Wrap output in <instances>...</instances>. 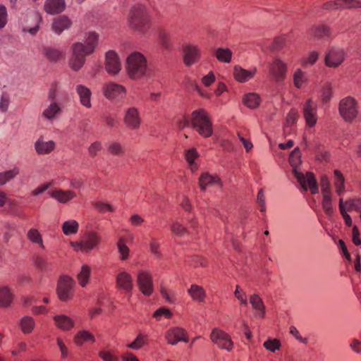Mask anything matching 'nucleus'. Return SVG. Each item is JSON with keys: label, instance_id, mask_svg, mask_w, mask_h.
<instances>
[{"label": "nucleus", "instance_id": "7", "mask_svg": "<svg viewBox=\"0 0 361 361\" xmlns=\"http://www.w3.org/2000/svg\"><path fill=\"white\" fill-rule=\"evenodd\" d=\"M74 281L67 276H63L59 279L57 284L56 292L60 300L66 302L72 299Z\"/></svg>", "mask_w": 361, "mask_h": 361}, {"label": "nucleus", "instance_id": "38", "mask_svg": "<svg viewBox=\"0 0 361 361\" xmlns=\"http://www.w3.org/2000/svg\"><path fill=\"white\" fill-rule=\"evenodd\" d=\"M60 112L61 108L56 102H51L49 106L42 112V115L46 118L51 120L53 119Z\"/></svg>", "mask_w": 361, "mask_h": 361}, {"label": "nucleus", "instance_id": "8", "mask_svg": "<svg viewBox=\"0 0 361 361\" xmlns=\"http://www.w3.org/2000/svg\"><path fill=\"white\" fill-rule=\"evenodd\" d=\"M346 53L343 49L331 47L327 49L324 56L325 65L336 68L344 61Z\"/></svg>", "mask_w": 361, "mask_h": 361}, {"label": "nucleus", "instance_id": "30", "mask_svg": "<svg viewBox=\"0 0 361 361\" xmlns=\"http://www.w3.org/2000/svg\"><path fill=\"white\" fill-rule=\"evenodd\" d=\"M157 35L161 47L164 49H170L172 47L170 32L163 27H159L157 30Z\"/></svg>", "mask_w": 361, "mask_h": 361}, {"label": "nucleus", "instance_id": "48", "mask_svg": "<svg viewBox=\"0 0 361 361\" xmlns=\"http://www.w3.org/2000/svg\"><path fill=\"white\" fill-rule=\"evenodd\" d=\"M322 206V209H323L324 213L327 216H331L333 214L334 210H333V207H332L331 195L323 196Z\"/></svg>", "mask_w": 361, "mask_h": 361}, {"label": "nucleus", "instance_id": "60", "mask_svg": "<svg viewBox=\"0 0 361 361\" xmlns=\"http://www.w3.org/2000/svg\"><path fill=\"white\" fill-rule=\"evenodd\" d=\"M171 231L177 235L182 236L186 233L187 229L180 224L175 222L171 225Z\"/></svg>", "mask_w": 361, "mask_h": 361}, {"label": "nucleus", "instance_id": "53", "mask_svg": "<svg viewBox=\"0 0 361 361\" xmlns=\"http://www.w3.org/2000/svg\"><path fill=\"white\" fill-rule=\"evenodd\" d=\"M198 157V153L195 148L190 149L185 152V159L188 163L190 165L191 169L193 170V166L196 168L195 165V159Z\"/></svg>", "mask_w": 361, "mask_h": 361}, {"label": "nucleus", "instance_id": "50", "mask_svg": "<svg viewBox=\"0 0 361 361\" xmlns=\"http://www.w3.org/2000/svg\"><path fill=\"white\" fill-rule=\"evenodd\" d=\"M27 238L32 243L39 244L43 247L42 235L38 230L32 228L27 232Z\"/></svg>", "mask_w": 361, "mask_h": 361}, {"label": "nucleus", "instance_id": "47", "mask_svg": "<svg viewBox=\"0 0 361 361\" xmlns=\"http://www.w3.org/2000/svg\"><path fill=\"white\" fill-rule=\"evenodd\" d=\"M108 152L115 156H122L125 153L123 146L117 142H111L108 147Z\"/></svg>", "mask_w": 361, "mask_h": 361}, {"label": "nucleus", "instance_id": "4", "mask_svg": "<svg viewBox=\"0 0 361 361\" xmlns=\"http://www.w3.org/2000/svg\"><path fill=\"white\" fill-rule=\"evenodd\" d=\"M128 25L133 30L146 33L151 27L150 16L145 6L137 4L132 6L128 17Z\"/></svg>", "mask_w": 361, "mask_h": 361}, {"label": "nucleus", "instance_id": "59", "mask_svg": "<svg viewBox=\"0 0 361 361\" xmlns=\"http://www.w3.org/2000/svg\"><path fill=\"white\" fill-rule=\"evenodd\" d=\"M99 356L104 361H119L118 357L114 355L109 350H102L99 353Z\"/></svg>", "mask_w": 361, "mask_h": 361}, {"label": "nucleus", "instance_id": "18", "mask_svg": "<svg viewBox=\"0 0 361 361\" xmlns=\"http://www.w3.org/2000/svg\"><path fill=\"white\" fill-rule=\"evenodd\" d=\"M101 238L96 232H89L85 239L78 243L79 249L82 252H90L99 244Z\"/></svg>", "mask_w": 361, "mask_h": 361}, {"label": "nucleus", "instance_id": "22", "mask_svg": "<svg viewBox=\"0 0 361 361\" xmlns=\"http://www.w3.org/2000/svg\"><path fill=\"white\" fill-rule=\"evenodd\" d=\"M256 71L255 68L247 71L239 66H235L233 68V76L238 82H245L254 77Z\"/></svg>", "mask_w": 361, "mask_h": 361}, {"label": "nucleus", "instance_id": "58", "mask_svg": "<svg viewBox=\"0 0 361 361\" xmlns=\"http://www.w3.org/2000/svg\"><path fill=\"white\" fill-rule=\"evenodd\" d=\"M287 45V40L285 36L276 37L273 42V49L276 50L282 49Z\"/></svg>", "mask_w": 361, "mask_h": 361}, {"label": "nucleus", "instance_id": "21", "mask_svg": "<svg viewBox=\"0 0 361 361\" xmlns=\"http://www.w3.org/2000/svg\"><path fill=\"white\" fill-rule=\"evenodd\" d=\"M65 8L64 0H46L44 5V11L51 15L60 13L64 11Z\"/></svg>", "mask_w": 361, "mask_h": 361}, {"label": "nucleus", "instance_id": "35", "mask_svg": "<svg viewBox=\"0 0 361 361\" xmlns=\"http://www.w3.org/2000/svg\"><path fill=\"white\" fill-rule=\"evenodd\" d=\"M149 343L148 336L143 334H139L135 340L129 343L127 347L133 350H139Z\"/></svg>", "mask_w": 361, "mask_h": 361}, {"label": "nucleus", "instance_id": "12", "mask_svg": "<svg viewBox=\"0 0 361 361\" xmlns=\"http://www.w3.org/2000/svg\"><path fill=\"white\" fill-rule=\"evenodd\" d=\"M137 282L140 290L145 296L152 295L154 290L153 281L151 274L145 271L137 273Z\"/></svg>", "mask_w": 361, "mask_h": 361}, {"label": "nucleus", "instance_id": "55", "mask_svg": "<svg viewBox=\"0 0 361 361\" xmlns=\"http://www.w3.org/2000/svg\"><path fill=\"white\" fill-rule=\"evenodd\" d=\"M339 210H340V212L345 221L346 226H348L349 227L351 226L353 224V221H352V219H351V217L350 216V215L348 214L346 212V209L344 206L343 200L342 198H341L339 200Z\"/></svg>", "mask_w": 361, "mask_h": 361}, {"label": "nucleus", "instance_id": "28", "mask_svg": "<svg viewBox=\"0 0 361 361\" xmlns=\"http://www.w3.org/2000/svg\"><path fill=\"white\" fill-rule=\"evenodd\" d=\"M35 149L39 154H47L51 153L55 148V142L54 141L45 142L42 139H39L35 142Z\"/></svg>", "mask_w": 361, "mask_h": 361}, {"label": "nucleus", "instance_id": "10", "mask_svg": "<svg viewBox=\"0 0 361 361\" xmlns=\"http://www.w3.org/2000/svg\"><path fill=\"white\" fill-rule=\"evenodd\" d=\"M210 338L212 341L216 344L220 348L230 351L233 348V342L231 336L220 329H214L211 333Z\"/></svg>", "mask_w": 361, "mask_h": 361}, {"label": "nucleus", "instance_id": "64", "mask_svg": "<svg viewBox=\"0 0 361 361\" xmlns=\"http://www.w3.org/2000/svg\"><path fill=\"white\" fill-rule=\"evenodd\" d=\"M176 125L180 130H182L185 127L190 126V119L185 116H182L177 120Z\"/></svg>", "mask_w": 361, "mask_h": 361}, {"label": "nucleus", "instance_id": "29", "mask_svg": "<svg viewBox=\"0 0 361 361\" xmlns=\"http://www.w3.org/2000/svg\"><path fill=\"white\" fill-rule=\"evenodd\" d=\"M56 325L58 328L63 330L68 331L74 326L73 319L64 314L56 315L54 317Z\"/></svg>", "mask_w": 361, "mask_h": 361}, {"label": "nucleus", "instance_id": "9", "mask_svg": "<svg viewBox=\"0 0 361 361\" xmlns=\"http://www.w3.org/2000/svg\"><path fill=\"white\" fill-rule=\"evenodd\" d=\"M201 54V49L195 44H186L183 46V60L185 66L189 67L197 63Z\"/></svg>", "mask_w": 361, "mask_h": 361}, {"label": "nucleus", "instance_id": "52", "mask_svg": "<svg viewBox=\"0 0 361 361\" xmlns=\"http://www.w3.org/2000/svg\"><path fill=\"white\" fill-rule=\"evenodd\" d=\"M347 207V209L349 212L353 210L360 211L361 210V200L357 199H350L345 202L344 206Z\"/></svg>", "mask_w": 361, "mask_h": 361}, {"label": "nucleus", "instance_id": "32", "mask_svg": "<svg viewBox=\"0 0 361 361\" xmlns=\"http://www.w3.org/2000/svg\"><path fill=\"white\" fill-rule=\"evenodd\" d=\"M214 55L219 61L230 63L233 53L231 50L228 48H217L215 50Z\"/></svg>", "mask_w": 361, "mask_h": 361}, {"label": "nucleus", "instance_id": "19", "mask_svg": "<svg viewBox=\"0 0 361 361\" xmlns=\"http://www.w3.org/2000/svg\"><path fill=\"white\" fill-rule=\"evenodd\" d=\"M103 89L104 94L108 99H115L118 97H122L125 96L126 92V88L123 85L114 82L106 84Z\"/></svg>", "mask_w": 361, "mask_h": 361}, {"label": "nucleus", "instance_id": "34", "mask_svg": "<svg viewBox=\"0 0 361 361\" xmlns=\"http://www.w3.org/2000/svg\"><path fill=\"white\" fill-rule=\"evenodd\" d=\"M20 326L23 334H29L34 329L35 322L32 317L25 316L21 319Z\"/></svg>", "mask_w": 361, "mask_h": 361}, {"label": "nucleus", "instance_id": "41", "mask_svg": "<svg viewBox=\"0 0 361 361\" xmlns=\"http://www.w3.org/2000/svg\"><path fill=\"white\" fill-rule=\"evenodd\" d=\"M245 105L250 109L257 108L260 103V97L256 93H249L243 98Z\"/></svg>", "mask_w": 361, "mask_h": 361}, {"label": "nucleus", "instance_id": "40", "mask_svg": "<svg viewBox=\"0 0 361 361\" xmlns=\"http://www.w3.org/2000/svg\"><path fill=\"white\" fill-rule=\"evenodd\" d=\"M117 248L120 254V259L125 261L128 259L130 254V249L126 245V240L124 238L121 237L117 242Z\"/></svg>", "mask_w": 361, "mask_h": 361}, {"label": "nucleus", "instance_id": "56", "mask_svg": "<svg viewBox=\"0 0 361 361\" xmlns=\"http://www.w3.org/2000/svg\"><path fill=\"white\" fill-rule=\"evenodd\" d=\"M171 315L172 313L169 309L166 307H161L154 312L153 317H154L157 320H160L161 317L169 319L171 317Z\"/></svg>", "mask_w": 361, "mask_h": 361}, {"label": "nucleus", "instance_id": "57", "mask_svg": "<svg viewBox=\"0 0 361 361\" xmlns=\"http://www.w3.org/2000/svg\"><path fill=\"white\" fill-rule=\"evenodd\" d=\"M94 207L101 213H105L106 212H114L113 207L108 203L103 202H97L94 204Z\"/></svg>", "mask_w": 361, "mask_h": 361}, {"label": "nucleus", "instance_id": "46", "mask_svg": "<svg viewBox=\"0 0 361 361\" xmlns=\"http://www.w3.org/2000/svg\"><path fill=\"white\" fill-rule=\"evenodd\" d=\"M332 85L330 82L325 83L322 88V101L323 103L329 102L332 97Z\"/></svg>", "mask_w": 361, "mask_h": 361}, {"label": "nucleus", "instance_id": "26", "mask_svg": "<svg viewBox=\"0 0 361 361\" xmlns=\"http://www.w3.org/2000/svg\"><path fill=\"white\" fill-rule=\"evenodd\" d=\"M76 92L80 97V103L87 108L91 107V91L82 85L76 86Z\"/></svg>", "mask_w": 361, "mask_h": 361}, {"label": "nucleus", "instance_id": "33", "mask_svg": "<svg viewBox=\"0 0 361 361\" xmlns=\"http://www.w3.org/2000/svg\"><path fill=\"white\" fill-rule=\"evenodd\" d=\"M13 300V295L7 287L0 288V307H8Z\"/></svg>", "mask_w": 361, "mask_h": 361}, {"label": "nucleus", "instance_id": "1", "mask_svg": "<svg viewBox=\"0 0 361 361\" xmlns=\"http://www.w3.org/2000/svg\"><path fill=\"white\" fill-rule=\"evenodd\" d=\"M99 41V35L94 32L86 34L84 43L73 44L72 56L69 60L70 67L75 71H78L85 63V56L92 54Z\"/></svg>", "mask_w": 361, "mask_h": 361}, {"label": "nucleus", "instance_id": "42", "mask_svg": "<svg viewBox=\"0 0 361 361\" xmlns=\"http://www.w3.org/2000/svg\"><path fill=\"white\" fill-rule=\"evenodd\" d=\"M250 302L254 309L260 311V317H264L265 307L260 297L256 294L251 295Z\"/></svg>", "mask_w": 361, "mask_h": 361}, {"label": "nucleus", "instance_id": "17", "mask_svg": "<svg viewBox=\"0 0 361 361\" xmlns=\"http://www.w3.org/2000/svg\"><path fill=\"white\" fill-rule=\"evenodd\" d=\"M123 121L125 125L131 130H137L141 124L140 113L135 107H130L126 111Z\"/></svg>", "mask_w": 361, "mask_h": 361}, {"label": "nucleus", "instance_id": "63", "mask_svg": "<svg viewBox=\"0 0 361 361\" xmlns=\"http://www.w3.org/2000/svg\"><path fill=\"white\" fill-rule=\"evenodd\" d=\"M235 297L239 300L241 304L247 305V301L245 293L240 289L239 286H236L235 290L234 292Z\"/></svg>", "mask_w": 361, "mask_h": 361}, {"label": "nucleus", "instance_id": "3", "mask_svg": "<svg viewBox=\"0 0 361 361\" xmlns=\"http://www.w3.org/2000/svg\"><path fill=\"white\" fill-rule=\"evenodd\" d=\"M126 69L132 80H140L149 75L147 59L138 51H134L128 56Z\"/></svg>", "mask_w": 361, "mask_h": 361}, {"label": "nucleus", "instance_id": "51", "mask_svg": "<svg viewBox=\"0 0 361 361\" xmlns=\"http://www.w3.org/2000/svg\"><path fill=\"white\" fill-rule=\"evenodd\" d=\"M320 185L322 188V195H331V185L329 178L326 176L324 175L320 179Z\"/></svg>", "mask_w": 361, "mask_h": 361}, {"label": "nucleus", "instance_id": "61", "mask_svg": "<svg viewBox=\"0 0 361 361\" xmlns=\"http://www.w3.org/2000/svg\"><path fill=\"white\" fill-rule=\"evenodd\" d=\"M101 149V142L99 141H96L90 145V146L88 148V152L90 157H94Z\"/></svg>", "mask_w": 361, "mask_h": 361}, {"label": "nucleus", "instance_id": "5", "mask_svg": "<svg viewBox=\"0 0 361 361\" xmlns=\"http://www.w3.org/2000/svg\"><path fill=\"white\" fill-rule=\"evenodd\" d=\"M190 126L203 137H209L213 133L212 123L207 112L203 109L192 112Z\"/></svg>", "mask_w": 361, "mask_h": 361}, {"label": "nucleus", "instance_id": "37", "mask_svg": "<svg viewBox=\"0 0 361 361\" xmlns=\"http://www.w3.org/2000/svg\"><path fill=\"white\" fill-rule=\"evenodd\" d=\"M19 173L20 169L16 166L11 170L0 173V185H5L7 182L13 179Z\"/></svg>", "mask_w": 361, "mask_h": 361}, {"label": "nucleus", "instance_id": "62", "mask_svg": "<svg viewBox=\"0 0 361 361\" xmlns=\"http://www.w3.org/2000/svg\"><path fill=\"white\" fill-rule=\"evenodd\" d=\"M57 345L61 351V357L62 359H66L68 356V349L67 346L65 345L61 338H57L56 339Z\"/></svg>", "mask_w": 361, "mask_h": 361}, {"label": "nucleus", "instance_id": "13", "mask_svg": "<svg viewBox=\"0 0 361 361\" xmlns=\"http://www.w3.org/2000/svg\"><path fill=\"white\" fill-rule=\"evenodd\" d=\"M302 113L307 126L310 128L314 126L317 121V104L312 99L304 104Z\"/></svg>", "mask_w": 361, "mask_h": 361}, {"label": "nucleus", "instance_id": "36", "mask_svg": "<svg viewBox=\"0 0 361 361\" xmlns=\"http://www.w3.org/2000/svg\"><path fill=\"white\" fill-rule=\"evenodd\" d=\"M334 187L336 192L341 195L345 191L344 177L339 170H335L334 172Z\"/></svg>", "mask_w": 361, "mask_h": 361}, {"label": "nucleus", "instance_id": "15", "mask_svg": "<svg viewBox=\"0 0 361 361\" xmlns=\"http://www.w3.org/2000/svg\"><path fill=\"white\" fill-rule=\"evenodd\" d=\"M165 338L168 343L171 345H176L179 341L185 343L188 341L187 331L184 329L178 326L168 329L165 333Z\"/></svg>", "mask_w": 361, "mask_h": 361}, {"label": "nucleus", "instance_id": "45", "mask_svg": "<svg viewBox=\"0 0 361 361\" xmlns=\"http://www.w3.org/2000/svg\"><path fill=\"white\" fill-rule=\"evenodd\" d=\"M90 276V268L87 265H83L81 268L80 272L78 275V280L79 284L82 287H85L89 281Z\"/></svg>", "mask_w": 361, "mask_h": 361}, {"label": "nucleus", "instance_id": "24", "mask_svg": "<svg viewBox=\"0 0 361 361\" xmlns=\"http://www.w3.org/2000/svg\"><path fill=\"white\" fill-rule=\"evenodd\" d=\"M188 293L194 301L203 302L205 300L206 292L200 286L192 284L188 290Z\"/></svg>", "mask_w": 361, "mask_h": 361}, {"label": "nucleus", "instance_id": "6", "mask_svg": "<svg viewBox=\"0 0 361 361\" xmlns=\"http://www.w3.org/2000/svg\"><path fill=\"white\" fill-rule=\"evenodd\" d=\"M338 111L345 121L351 123L358 115V103L354 97H346L340 101Z\"/></svg>", "mask_w": 361, "mask_h": 361}, {"label": "nucleus", "instance_id": "39", "mask_svg": "<svg viewBox=\"0 0 361 361\" xmlns=\"http://www.w3.org/2000/svg\"><path fill=\"white\" fill-rule=\"evenodd\" d=\"M35 264L37 269L42 271H51L53 270L54 265L47 259L37 256L35 261Z\"/></svg>", "mask_w": 361, "mask_h": 361}, {"label": "nucleus", "instance_id": "54", "mask_svg": "<svg viewBox=\"0 0 361 361\" xmlns=\"http://www.w3.org/2000/svg\"><path fill=\"white\" fill-rule=\"evenodd\" d=\"M263 345L267 350L275 352L280 348L281 343L278 339L269 338L264 343Z\"/></svg>", "mask_w": 361, "mask_h": 361}, {"label": "nucleus", "instance_id": "20", "mask_svg": "<svg viewBox=\"0 0 361 361\" xmlns=\"http://www.w3.org/2000/svg\"><path fill=\"white\" fill-rule=\"evenodd\" d=\"M48 194L59 202L66 204L76 197V193L72 190L56 189L48 192Z\"/></svg>", "mask_w": 361, "mask_h": 361}, {"label": "nucleus", "instance_id": "11", "mask_svg": "<svg viewBox=\"0 0 361 361\" xmlns=\"http://www.w3.org/2000/svg\"><path fill=\"white\" fill-rule=\"evenodd\" d=\"M116 288L123 290L128 295L129 299L133 288V281L131 274L126 271L118 272L116 276Z\"/></svg>", "mask_w": 361, "mask_h": 361}, {"label": "nucleus", "instance_id": "14", "mask_svg": "<svg viewBox=\"0 0 361 361\" xmlns=\"http://www.w3.org/2000/svg\"><path fill=\"white\" fill-rule=\"evenodd\" d=\"M287 72V65L279 59H275L269 66V74L275 82L284 80Z\"/></svg>", "mask_w": 361, "mask_h": 361}, {"label": "nucleus", "instance_id": "16", "mask_svg": "<svg viewBox=\"0 0 361 361\" xmlns=\"http://www.w3.org/2000/svg\"><path fill=\"white\" fill-rule=\"evenodd\" d=\"M105 69L111 75H116L121 69V64L118 54L112 50L106 53Z\"/></svg>", "mask_w": 361, "mask_h": 361}, {"label": "nucleus", "instance_id": "25", "mask_svg": "<svg viewBox=\"0 0 361 361\" xmlns=\"http://www.w3.org/2000/svg\"><path fill=\"white\" fill-rule=\"evenodd\" d=\"M71 25L70 19L65 16H62L54 20L52 29L56 34L60 35L64 30L68 29Z\"/></svg>", "mask_w": 361, "mask_h": 361}, {"label": "nucleus", "instance_id": "43", "mask_svg": "<svg viewBox=\"0 0 361 361\" xmlns=\"http://www.w3.org/2000/svg\"><path fill=\"white\" fill-rule=\"evenodd\" d=\"M79 228L78 223L75 220L65 221L62 226V230L65 235H69L78 232Z\"/></svg>", "mask_w": 361, "mask_h": 361}, {"label": "nucleus", "instance_id": "27", "mask_svg": "<svg viewBox=\"0 0 361 361\" xmlns=\"http://www.w3.org/2000/svg\"><path fill=\"white\" fill-rule=\"evenodd\" d=\"M308 35L314 38H323L331 35L330 28L325 25L312 26L308 30Z\"/></svg>", "mask_w": 361, "mask_h": 361}, {"label": "nucleus", "instance_id": "49", "mask_svg": "<svg viewBox=\"0 0 361 361\" xmlns=\"http://www.w3.org/2000/svg\"><path fill=\"white\" fill-rule=\"evenodd\" d=\"M306 81L305 73L300 69H297L293 74V82L294 85L297 88H300L303 83Z\"/></svg>", "mask_w": 361, "mask_h": 361}, {"label": "nucleus", "instance_id": "31", "mask_svg": "<svg viewBox=\"0 0 361 361\" xmlns=\"http://www.w3.org/2000/svg\"><path fill=\"white\" fill-rule=\"evenodd\" d=\"M43 54L51 62H56L61 59L64 58V54L62 51L53 47H44L43 49Z\"/></svg>", "mask_w": 361, "mask_h": 361}, {"label": "nucleus", "instance_id": "23", "mask_svg": "<svg viewBox=\"0 0 361 361\" xmlns=\"http://www.w3.org/2000/svg\"><path fill=\"white\" fill-rule=\"evenodd\" d=\"M218 183L221 184L220 178L217 176H212L209 173H203L199 178V185L201 190L204 191L209 185Z\"/></svg>", "mask_w": 361, "mask_h": 361}, {"label": "nucleus", "instance_id": "44", "mask_svg": "<svg viewBox=\"0 0 361 361\" xmlns=\"http://www.w3.org/2000/svg\"><path fill=\"white\" fill-rule=\"evenodd\" d=\"M94 341V336L87 331H81L77 333L74 337V341L76 345H80L85 341Z\"/></svg>", "mask_w": 361, "mask_h": 361}, {"label": "nucleus", "instance_id": "2", "mask_svg": "<svg viewBox=\"0 0 361 361\" xmlns=\"http://www.w3.org/2000/svg\"><path fill=\"white\" fill-rule=\"evenodd\" d=\"M289 162L292 167L294 168V176L302 188L306 191L307 188H309L312 194H317L319 192V189L314 173L307 172L306 175H304L302 173L298 171L295 169L301 162L300 151L298 147L295 148L290 153Z\"/></svg>", "mask_w": 361, "mask_h": 361}]
</instances>
